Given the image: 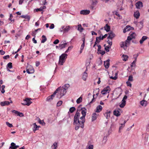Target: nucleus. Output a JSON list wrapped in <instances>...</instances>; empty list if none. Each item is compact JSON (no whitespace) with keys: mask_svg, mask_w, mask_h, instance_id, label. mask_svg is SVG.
<instances>
[{"mask_svg":"<svg viewBox=\"0 0 149 149\" xmlns=\"http://www.w3.org/2000/svg\"><path fill=\"white\" fill-rule=\"evenodd\" d=\"M84 29L82 27L81 25V24H79L78 25V30L79 31H82Z\"/></svg>","mask_w":149,"mask_h":149,"instance_id":"38","label":"nucleus"},{"mask_svg":"<svg viewBox=\"0 0 149 149\" xmlns=\"http://www.w3.org/2000/svg\"><path fill=\"white\" fill-rule=\"evenodd\" d=\"M104 65L106 69H108L109 66V60H107L104 62Z\"/></svg>","mask_w":149,"mask_h":149,"instance_id":"13","label":"nucleus"},{"mask_svg":"<svg viewBox=\"0 0 149 149\" xmlns=\"http://www.w3.org/2000/svg\"><path fill=\"white\" fill-rule=\"evenodd\" d=\"M85 46V43H83L80 49L83 50Z\"/></svg>","mask_w":149,"mask_h":149,"instance_id":"54","label":"nucleus"},{"mask_svg":"<svg viewBox=\"0 0 149 149\" xmlns=\"http://www.w3.org/2000/svg\"><path fill=\"white\" fill-rule=\"evenodd\" d=\"M32 100L31 98H26L24 100V103H21V104L23 105L29 106L32 102L31 101Z\"/></svg>","mask_w":149,"mask_h":149,"instance_id":"3","label":"nucleus"},{"mask_svg":"<svg viewBox=\"0 0 149 149\" xmlns=\"http://www.w3.org/2000/svg\"><path fill=\"white\" fill-rule=\"evenodd\" d=\"M136 5L137 8H140L143 6V3L141 1H138L136 3Z\"/></svg>","mask_w":149,"mask_h":149,"instance_id":"16","label":"nucleus"},{"mask_svg":"<svg viewBox=\"0 0 149 149\" xmlns=\"http://www.w3.org/2000/svg\"><path fill=\"white\" fill-rule=\"evenodd\" d=\"M15 143L13 142H12L11 143V146L10 147V148L11 149H13V148H14V146H15Z\"/></svg>","mask_w":149,"mask_h":149,"instance_id":"47","label":"nucleus"},{"mask_svg":"<svg viewBox=\"0 0 149 149\" xmlns=\"http://www.w3.org/2000/svg\"><path fill=\"white\" fill-rule=\"evenodd\" d=\"M64 95V94H57L56 96L57 98L60 99Z\"/></svg>","mask_w":149,"mask_h":149,"instance_id":"40","label":"nucleus"},{"mask_svg":"<svg viewBox=\"0 0 149 149\" xmlns=\"http://www.w3.org/2000/svg\"><path fill=\"white\" fill-rule=\"evenodd\" d=\"M116 74H117L116 73ZM110 78L111 79H113L114 80H116L117 79V77L116 76H116H115L114 77L111 76V77H110Z\"/></svg>","mask_w":149,"mask_h":149,"instance_id":"60","label":"nucleus"},{"mask_svg":"<svg viewBox=\"0 0 149 149\" xmlns=\"http://www.w3.org/2000/svg\"><path fill=\"white\" fill-rule=\"evenodd\" d=\"M22 48V46L21 45L19 47V48L18 49V50H17V51L16 52H13L12 53V54H16L18 52H19L21 49Z\"/></svg>","mask_w":149,"mask_h":149,"instance_id":"42","label":"nucleus"},{"mask_svg":"<svg viewBox=\"0 0 149 149\" xmlns=\"http://www.w3.org/2000/svg\"><path fill=\"white\" fill-rule=\"evenodd\" d=\"M10 58V56L9 55H7L6 56H4L3 57V58L4 59H7Z\"/></svg>","mask_w":149,"mask_h":149,"instance_id":"63","label":"nucleus"},{"mask_svg":"<svg viewBox=\"0 0 149 149\" xmlns=\"http://www.w3.org/2000/svg\"><path fill=\"white\" fill-rule=\"evenodd\" d=\"M6 124L9 127H11L13 126L12 124L8 122H6Z\"/></svg>","mask_w":149,"mask_h":149,"instance_id":"49","label":"nucleus"},{"mask_svg":"<svg viewBox=\"0 0 149 149\" xmlns=\"http://www.w3.org/2000/svg\"><path fill=\"white\" fill-rule=\"evenodd\" d=\"M70 86V85L68 84H66L63 85L62 87L66 91V90Z\"/></svg>","mask_w":149,"mask_h":149,"instance_id":"34","label":"nucleus"},{"mask_svg":"<svg viewBox=\"0 0 149 149\" xmlns=\"http://www.w3.org/2000/svg\"><path fill=\"white\" fill-rule=\"evenodd\" d=\"M109 36L107 37V39H110L111 40H112V39L115 37V35L114 33L111 31L110 32L108 33Z\"/></svg>","mask_w":149,"mask_h":149,"instance_id":"11","label":"nucleus"},{"mask_svg":"<svg viewBox=\"0 0 149 149\" xmlns=\"http://www.w3.org/2000/svg\"><path fill=\"white\" fill-rule=\"evenodd\" d=\"M67 45V43H65L64 44H60L59 46V47L60 48V49H63L65 48L66 46Z\"/></svg>","mask_w":149,"mask_h":149,"instance_id":"29","label":"nucleus"},{"mask_svg":"<svg viewBox=\"0 0 149 149\" xmlns=\"http://www.w3.org/2000/svg\"><path fill=\"white\" fill-rule=\"evenodd\" d=\"M136 36V34L135 33H130V36L132 38V39L134 38Z\"/></svg>","mask_w":149,"mask_h":149,"instance_id":"41","label":"nucleus"},{"mask_svg":"<svg viewBox=\"0 0 149 149\" xmlns=\"http://www.w3.org/2000/svg\"><path fill=\"white\" fill-rule=\"evenodd\" d=\"M56 94H53L50 96H48L46 99V101L48 102H51L55 97Z\"/></svg>","mask_w":149,"mask_h":149,"instance_id":"8","label":"nucleus"},{"mask_svg":"<svg viewBox=\"0 0 149 149\" xmlns=\"http://www.w3.org/2000/svg\"><path fill=\"white\" fill-rule=\"evenodd\" d=\"M107 42L109 44V46H110L111 47V46L112 45V42L111 40L110 41V40H108L107 41Z\"/></svg>","mask_w":149,"mask_h":149,"instance_id":"58","label":"nucleus"},{"mask_svg":"<svg viewBox=\"0 0 149 149\" xmlns=\"http://www.w3.org/2000/svg\"><path fill=\"white\" fill-rule=\"evenodd\" d=\"M99 89H95L93 91V93H99Z\"/></svg>","mask_w":149,"mask_h":149,"instance_id":"52","label":"nucleus"},{"mask_svg":"<svg viewBox=\"0 0 149 149\" xmlns=\"http://www.w3.org/2000/svg\"><path fill=\"white\" fill-rule=\"evenodd\" d=\"M75 110V108L74 107H72L70 109L69 111L71 113H72Z\"/></svg>","mask_w":149,"mask_h":149,"instance_id":"43","label":"nucleus"},{"mask_svg":"<svg viewBox=\"0 0 149 149\" xmlns=\"http://www.w3.org/2000/svg\"><path fill=\"white\" fill-rule=\"evenodd\" d=\"M88 76L87 73L85 72L83 75L82 78L84 81H86Z\"/></svg>","mask_w":149,"mask_h":149,"instance_id":"26","label":"nucleus"},{"mask_svg":"<svg viewBox=\"0 0 149 149\" xmlns=\"http://www.w3.org/2000/svg\"><path fill=\"white\" fill-rule=\"evenodd\" d=\"M70 26H67L65 28V26H61V28L63 29V31L64 32H68L70 29Z\"/></svg>","mask_w":149,"mask_h":149,"instance_id":"12","label":"nucleus"},{"mask_svg":"<svg viewBox=\"0 0 149 149\" xmlns=\"http://www.w3.org/2000/svg\"><path fill=\"white\" fill-rule=\"evenodd\" d=\"M101 40V36H100L99 37H96V41L98 43H99L100 42Z\"/></svg>","mask_w":149,"mask_h":149,"instance_id":"39","label":"nucleus"},{"mask_svg":"<svg viewBox=\"0 0 149 149\" xmlns=\"http://www.w3.org/2000/svg\"><path fill=\"white\" fill-rule=\"evenodd\" d=\"M67 54L65 53L62 54L59 57V63L61 65H63V63L65 62V59L67 58Z\"/></svg>","mask_w":149,"mask_h":149,"instance_id":"2","label":"nucleus"},{"mask_svg":"<svg viewBox=\"0 0 149 149\" xmlns=\"http://www.w3.org/2000/svg\"><path fill=\"white\" fill-rule=\"evenodd\" d=\"M99 94H96V95L93 94L92 96L93 98L91 101L89 102V104H90L95 101V99L97 97Z\"/></svg>","mask_w":149,"mask_h":149,"instance_id":"17","label":"nucleus"},{"mask_svg":"<svg viewBox=\"0 0 149 149\" xmlns=\"http://www.w3.org/2000/svg\"><path fill=\"white\" fill-rule=\"evenodd\" d=\"M10 104V102L9 101H5L4 102H0V104L2 106H3L6 105H8Z\"/></svg>","mask_w":149,"mask_h":149,"instance_id":"19","label":"nucleus"},{"mask_svg":"<svg viewBox=\"0 0 149 149\" xmlns=\"http://www.w3.org/2000/svg\"><path fill=\"white\" fill-rule=\"evenodd\" d=\"M136 59L132 63V65H131V67H132L133 66H135V63L136 62Z\"/></svg>","mask_w":149,"mask_h":149,"instance_id":"59","label":"nucleus"},{"mask_svg":"<svg viewBox=\"0 0 149 149\" xmlns=\"http://www.w3.org/2000/svg\"><path fill=\"white\" fill-rule=\"evenodd\" d=\"M140 15V13L138 11H136V12H135L134 14V17L136 19L139 18Z\"/></svg>","mask_w":149,"mask_h":149,"instance_id":"28","label":"nucleus"},{"mask_svg":"<svg viewBox=\"0 0 149 149\" xmlns=\"http://www.w3.org/2000/svg\"><path fill=\"white\" fill-rule=\"evenodd\" d=\"M5 86L4 85H2L1 86V89L2 90L1 91V92L2 93H4L5 92V91L4 90V88H5Z\"/></svg>","mask_w":149,"mask_h":149,"instance_id":"50","label":"nucleus"},{"mask_svg":"<svg viewBox=\"0 0 149 149\" xmlns=\"http://www.w3.org/2000/svg\"><path fill=\"white\" fill-rule=\"evenodd\" d=\"M123 60L124 61H126L127 60L128 56L127 55H124L123 54L122 56Z\"/></svg>","mask_w":149,"mask_h":149,"instance_id":"35","label":"nucleus"},{"mask_svg":"<svg viewBox=\"0 0 149 149\" xmlns=\"http://www.w3.org/2000/svg\"><path fill=\"white\" fill-rule=\"evenodd\" d=\"M110 90V89L109 86H107L104 88L103 90L102 91L101 93H109Z\"/></svg>","mask_w":149,"mask_h":149,"instance_id":"9","label":"nucleus"},{"mask_svg":"<svg viewBox=\"0 0 149 149\" xmlns=\"http://www.w3.org/2000/svg\"><path fill=\"white\" fill-rule=\"evenodd\" d=\"M97 46H98V48L97 49V51L98 52H101V46L100 45H97Z\"/></svg>","mask_w":149,"mask_h":149,"instance_id":"55","label":"nucleus"},{"mask_svg":"<svg viewBox=\"0 0 149 149\" xmlns=\"http://www.w3.org/2000/svg\"><path fill=\"white\" fill-rule=\"evenodd\" d=\"M127 96L125 95L123 97L122 100L121 102V104H120L119 106L121 108H123L125 105L126 104V100L127 99Z\"/></svg>","mask_w":149,"mask_h":149,"instance_id":"4","label":"nucleus"},{"mask_svg":"<svg viewBox=\"0 0 149 149\" xmlns=\"http://www.w3.org/2000/svg\"><path fill=\"white\" fill-rule=\"evenodd\" d=\"M59 42V40L58 39H56L53 42L54 44L56 45L58 44Z\"/></svg>","mask_w":149,"mask_h":149,"instance_id":"56","label":"nucleus"},{"mask_svg":"<svg viewBox=\"0 0 149 149\" xmlns=\"http://www.w3.org/2000/svg\"><path fill=\"white\" fill-rule=\"evenodd\" d=\"M133 77L132 75H130L129 77L128 80L130 81H133Z\"/></svg>","mask_w":149,"mask_h":149,"instance_id":"57","label":"nucleus"},{"mask_svg":"<svg viewBox=\"0 0 149 149\" xmlns=\"http://www.w3.org/2000/svg\"><path fill=\"white\" fill-rule=\"evenodd\" d=\"M120 109L115 110L113 111V114L115 116L118 117L120 115V113L119 111Z\"/></svg>","mask_w":149,"mask_h":149,"instance_id":"14","label":"nucleus"},{"mask_svg":"<svg viewBox=\"0 0 149 149\" xmlns=\"http://www.w3.org/2000/svg\"><path fill=\"white\" fill-rule=\"evenodd\" d=\"M130 27V26L129 25L127 26L123 30L124 33H125L127 31H129L130 30V29H128V28Z\"/></svg>","mask_w":149,"mask_h":149,"instance_id":"32","label":"nucleus"},{"mask_svg":"<svg viewBox=\"0 0 149 149\" xmlns=\"http://www.w3.org/2000/svg\"><path fill=\"white\" fill-rule=\"evenodd\" d=\"M148 38L147 36H143L142 37L141 39L140 40V43L141 44H142L143 42L147 39Z\"/></svg>","mask_w":149,"mask_h":149,"instance_id":"27","label":"nucleus"},{"mask_svg":"<svg viewBox=\"0 0 149 149\" xmlns=\"http://www.w3.org/2000/svg\"><path fill=\"white\" fill-rule=\"evenodd\" d=\"M42 40H41V42L42 43H44L47 40L45 36L44 35H43L42 36Z\"/></svg>","mask_w":149,"mask_h":149,"instance_id":"37","label":"nucleus"},{"mask_svg":"<svg viewBox=\"0 0 149 149\" xmlns=\"http://www.w3.org/2000/svg\"><path fill=\"white\" fill-rule=\"evenodd\" d=\"M41 29L40 28L38 29H36L34 31H33L32 32V36H35L36 35V32L38 31V30H40Z\"/></svg>","mask_w":149,"mask_h":149,"instance_id":"44","label":"nucleus"},{"mask_svg":"<svg viewBox=\"0 0 149 149\" xmlns=\"http://www.w3.org/2000/svg\"><path fill=\"white\" fill-rule=\"evenodd\" d=\"M107 36V34H105V35L103 36L102 37H101V40H103L104 38H106Z\"/></svg>","mask_w":149,"mask_h":149,"instance_id":"62","label":"nucleus"},{"mask_svg":"<svg viewBox=\"0 0 149 149\" xmlns=\"http://www.w3.org/2000/svg\"><path fill=\"white\" fill-rule=\"evenodd\" d=\"M102 109V107L101 105H99L97 106L96 108L95 112L99 113L100 112Z\"/></svg>","mask_w":149,"mask_h":149,"instance_id":"21","label":"nucleus"},{"mask_svg":"<svg viewBox=\"0 0 149 149\" xmlns=\"http://www.w3.org/2000/svg\"><path fill=\"white\" fill-rule=\"evenodd\" d=\"M132 38L130 36H128L127 38V40H126L130 42V41L132 40Z\"/></svg>","mask_w":149,"mask_h":149,"instance_id":"64","label":"nucleus"},{"mask_svg":"<svg viewBox=\"0 0 149 149\" xmlns=\"http://www.w3.org/2000/svg\"><path fill=\"white\" fill-rule=\"evenodd\" d=\"M22 18H25L28 19L29 21L30 19V17L28 15H22L20 16Z\"/></svg>","mask_w":149,"mask_h":149,"instance_id":"31","label":"nucleus"},{"mask_svg":"<svg viewBox=\"0 0 149 149\" xmlns=\"http://www.w3.org/2000/svg\"><path fill=\"white\" fill-rule=\"evenodd\" d=\"M82 95L77 100L76 102L77 104H79L82 102Z\"/></svg>","mask_w":149,"mask_h":149,"instance_id":"33","label":"nucleus"},{"mask_svg":"<svg viewBox=\"0 0 149 149\" xmlns=\"http://www.w3.org/2000/svg\"><path fill=\"white\" fill-rule=\"evenodd\" d=\"M111 48L110 46H106L105 47V50L107 52L109 51V49Z\"/></svg>","mask_w":149,"mask_h":149,"instance_id":"51","label":"nucleus"},{"mask_svg":"<svg viewBox=\"0 0 149 149\" xmlns=\"http://www.w3.org/2000/svg\"><path fill=\"white\" fill-rule=\"evenodd\" d=\"M62 101L61 100L59 101L57 104V106L59 107L60 106L62 103Z\"/></svg>","mask_w":149,"mask_h":149,"instance_id":"48","label":"nucleus"},{"mask_svg":"<svg viewBox=\"0 0 149 149\" xmlns=\"http://www.w3.org/2000/svg\"><path fill=\"white\" fill-rule=\"evenodd\" d=\"M113 92L116 93H121L122 92V90L120 87L116 88L114 91Z\"/></svg>","mask_w":149,"mask_h":149,"instance_id":"18","label":"nucleus"},{"mask_svg":"<svg viewBox=\"0 0 149 149\" xmlns=\"http://www.w3.org/2000/svg\"><path fill=\"white\" fill-rule=\"evenodd\" d=\"M121 120L124 121V122L123 123H121L120 124L121 126H120L119 127V131H120V130L122 129L125 126V124L126 122V121L125 120L123 119H122Z\"/></svg>","mask_w":149,"mask_h":149,"instance_id":"25","label":"nucleus"},{"mask_svg":"<svg viewBox=\"0 0 149 149\" xmlns=\"http://www.w3.org/2000/svg\"><path fill=\"white\" fill-rule=\"evenodd\" d=\"M140 104L142 106L146 107L147 104V101L144 100H143L140 102Z\"/></svg>","mask_w":149,"mask_h":149,"instance_id":"24","label":"nucleus"},{"mask_svg":"<svg viewBox=\"0 0 149 149\" xmlns=\"http://www.w3.org/2000/svg\"><path fill=\"white\" fill-rule=\"evenodd\" d=\"M104 29L107 31H109L110 29V27L108 24H107L104 27Z\"/></svg>","mask_w":149,"mask_h":149,"instance_id":"30","label":"nucleus"},{"mask_svg":"<svg viewBox=\"0 0 149 149\" xmlns=\"http://www.w3.org/2000/svg\"><path fill=\"white\" fill-rule=\"evenodd\" d=\"M57 143L55 142L53 144L52 147L53 146L54 149H56L57 147Z\"/></svg>","mask_w":149,"mask_h":149,"instance_id":"45","label":"nucleus"},{"mask_svg":"<svg viewBox=\"0 0 149 149\" xmlns=\"http://www.w3.org/2000/svg\"><path fill=\"white\" fill-rule=\"evenodd\" d=\"M34 126L33 127V130L34 132H35V131L36 130H38V128L40 127V126H37L36 123H34L33 124Z\"/></svg>","mask_w":149,"mask_h":149,"instance_id":"20","label":"nucleus"},{"mask_svg":"<svg viewBox=\"0 0 149 149\" xmlns=\"http://www.w3.org/2000/svg\"><path fill=\"white\" fill-rule=\"evenodd\" d=\"M66 91L65 90L63 87L60 86L53 93H65Z\"/></svg>","mask_w":149,"mask_h":149,"instance_id":"7","label":"nucleus"},{"mask_svg":"<svg viewBox=\"0 0 149 149\" xmlns=\"http://www.w3.org/2000/svg\"><path fill=\"white\" fill-rule=\"evenodd\" d=\"M26 71L28 74L33 73L34 72L33 68L31 65H28L26 68Z\"/></svg>","mask_w":149,"mask_h":149,"instance_id":"5","label":"nucleus"},{"mask_svg":"<svg viewBox=\"0 0 149 149\" xmlns=\"http://www.w3.org/2000/svg\"><path fill=\"white\" fill-rule=\"evenodd\" d=\"M86 109L84 108L81 109V113L82 114V116L81 117V118H85V117L86 115Z\"/></svg>","mask_w":149,"mask_h":149,"instance_id":"10","label":"nucleus"},{"mask_svg":"<svg viewBox=\"0 0 149 149\" xmlns=\"http://www.w3.org/2000/svg\"><path fill=\"white\" fill-rule=\"evenodd\" d=\"M12 64V63L11 62L8 63L7 64L8 67L10 69L12 68L13 67Z\"/></svg>","mask_w":149,"mask_h":149,"instance_id":"46","label":"nucleus"},{"mask_svg":"<svg viewBox=\"0 0 149 149\" xmlns=\"http://www.w3.org/2000/svg\"><path fill=\"white\" fill-rule=\"evenodd\" d=\"M73 47L72 46H70L68 47L67 50L65 52V53H67L68 52V51L69 50H71Z\"/></svg>","mask_w":149,"mask_h":149,"instance_id":"53","label":"nucleus"},{"mask_svg":"<svg viewBox=\"0 0 149 149\" xmlns=\"http://www.w3.org/2000/svg\"><path fill=\"white\" fill-rule=\"evenodd\" d=\"M17 115L20 117H22L24 115L22 113L19 112L18 113Z\"/></svg>","mask_w":149,"mask_h":149,"instance_id":"61","label":"nucleus"},{"mask_svg":"<svg viewBox=\"0 0 149 149\" xmlns=\"http://www.w3.org/2000/svg\"><path fill=\"white\" fill-rule=\"evenodd\" d=\"M97 115L95 113H94L93 114L92 116V121H93L96 119Z\"/></svg>","mask_w":149,"mask_h":149,"instance_id":"22","label":"nucleus"},{"mask_svg":"<svg viewBox=\"0 0 149 149\" xmlns=\"http://www.w3.org/2000/svg\"><path fill=\"white\" fill-rule=\"evenodd\" d=\"M80 114V113L77 110L74 116V124L76 125L75 130H78L80 127L82 128H83L84 127L85 119L83 118H81V117H80L79 119Z\"/></svg>","mask_w":149,"mask_h":149,"instance_id":"1","label":"nucleus"},{"mask_svg":"<svg viewBox=\"0 0 149 149\" xmlns=\"http://www.w3.org/2000/svg\"><path fill=\"white\" fill-rule=\"evenodd\" d=\"M130 42L126 40L124 42H122L120 43V47L123 48L124 49H127V45L130 44Z\"/></svg>","mask_w":149,"mask_h":149,"instance_id":"6","label":"nucleus"},{"mask_svg":"<svg viewBox=\"0 0 149 149\" xmlns=\"http://www.w3.org/2000/svg\"><path fill=\"white\" fill-rule=\"evenodd\" d=\"M143 99L145 100H148L149 99V94H145Z\"/></svg>","mask_w":149,"mask_h":149,"instance_id":"36","label":"nucleus"},{"mask_svg":"<svg viewBox=\"0 0 149 149\" xmlns=\"http://www.w3.org/2000/svg\"><path fill=\"white\" fill-rule=\"evenodd\" d=\"M90 13V11L87 10H83L80 11V14L83 15L88 14Z\"/></svg>","mask_w":149,"mask_h":149,"instance_id":"15","label":"nucleus"},{"mask_svg":"<svg viewBox=\"0 0 149 149\" xmlns=\"http://www.w3.org/2000/svg\"><path fill=\"white\" fill-rule=\"evenodd\" d=\"M104 116L106 117L107 119H109L110 117V111H107L104 113Z\"/></svg>","mask_w":149,"mask_h":149,"instance_id":"23","label":"nucleus"}]
</instances>
